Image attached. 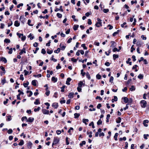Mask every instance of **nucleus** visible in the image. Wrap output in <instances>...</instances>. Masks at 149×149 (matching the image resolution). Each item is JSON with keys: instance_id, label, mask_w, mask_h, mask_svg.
<instances>
[{"instance_id": "nucleus-1", "label": "nucleus", "mask_w": 149, "mask_h": 149, "mask_svg": "<svg viewBox=\"0 0 149 149\" xmlns=\"http://www.w3.org/2000/svg\"><path fill=\"white\" fill-rule=\"evenodd\" d=\"M59 139L57 137H55L54 138L52 144V147H53V146L56 145L58 143L59 141Z\"/></svg>"}, {"instance_id": "nucleus-2", "label": "nucleus", "mask_w": 149, "mask_h": 149, "mask_svg": "<svg viewBox=\"0 0 149 149\" xmlns=\"http://www.w3.org/2000/svg\"><path fill=\"white\" fill-rule=\"evenodd\" d=\"M97 22L95 24V26L97 27H99L100 26L99 25H100V26H102V22H101L102 20L99 18H97Z\"/></svg>"}, {"instance_id": "nucleus-3", "label": "nucleus", "mask_w": 149, "mask_h": 149, "mask_svg": "<svg viewBox=\"0 0 149 149\" xmlns=\"http://www.w3.org/2000/svg\"><path fill=\"white\" fill-rule=\"evenodd\" d=\"M47 85H48L47 84H46L44 86V87H47V88H46L45 89V90L46 91L45 93V94H46V95H47V96H48L49 95L50 91H49L48 90V87Z\"/></svg>"}, {"instance_id": "nucleus-4", "label": "nucleus", "mask_w": 149, "mask_h": 149, "mask_svg": "<svg viewBox=\"0 0 149 149\" xmlns=\"http://www.w3.org/2000/svg\"><path fill=\"white\" fill-rule=\"evenodd\" d=\"M22 62L21 63H22V64H24L25 63H27L28 60L26 57L25 56H22Z\"/></svg>"}, {"instance_id": "nucleus-5", "label": "nucleus", "mask_w": 149, "mask_h": 149, "mask_svg": "<svg viewBox=\"0 0 149 149\" xmlns=\"http://www.w3.org/2000/svg\"><path fill=\"white\" fill-rule=\"evenodd\" d=\"M42 112L44 114H49V110L45 109H42ZM50 115V114H49Z\"/></svg>"}, {"instance_id": "nucleus-6", "label": "nucleus", "mask_w": 149, "mask_h": 149, "mask_svg": "<svg viewBox=\"0 0 149 149\" xmlns=\"http://www.w3.org/2000/svg\"><path fill=\"white\" fill-rule=\"evenodd\" d=\"M0 61L3 62L4 63H7V61L6 58L3 57H1L0 58Z\"/></svg>"}, {"instance_id": "nucleus-7", "label": "nucleus", "mask_w": 149, "mask_h": 149, "mask_svg": "<svg viewBox=\"0 0 149 149\" xmlns=\"http://www.w3.org/2000/svg\"><path fill=\"white\" fill-rule=\"evenodd\" d=\"M143 44V42L141 41H138L136 43V45L138 46V47H141Z\"/></svg>"}, {"instance_id": "nucleus-8", "label": "nucleus", "mask_w": 149, "mask_h": 149, "mask_svg": "<svg viewBox=\"0 0 149 149\" xmlns=\"http://www.w3.org/2000/svg\"><path fill=\"white\" fill-rule=\"evenodd\" d=\"M75 95L74 93L72 92H70L69 93L68 95V97L70 98H72L74 97Z\"/></svg>"}, {"instance_id": "nucleus-9", "label": "nucleus", "mask_w": 149, "mask_h": 149, "mask_svg": "<svg viewBox=\"0 0 149 149\" xmlns=\"http://www.w3.org/2000/svg\"><path fill=\"white\" fill-rule=\"evenodd\" d=\"M149 123V121L148 120H143V124L144 126L147 127L148 126V125L146 123Z\"/></svg>"}, {"instance_id": "nucleus-10", "label": "nucleus", "mask_w": 149, "mask_h": 149, "mask_svg": "<svg viewBox=\"0 0 149 149\" xmlns=\"http://www.w3.org/2000/svg\"><path fill=\"white\" fill-rule=\"evenodd\" d=\"M85 85V83H83L82 81H80L78 84V87H81L82 86H84Z\"/></svg>"}, {"instance_id": "nucleus-11", "label": "nucleus", "mask_w": 149, "mask_h": 149, "mask_svg": "<svg viewBox=\"0 0 149 149\" xmlns=\"http://www.w3.org/2000/svg\"><path fill=\"white\" fill-rule=\"evenodd\" d=\"M25 19L24 18L23 15L21 16L19 18V20L21 21L22 23L24 24V20Z\"/></svg>"}, {"instance_id": "nucleus-12", "label": "nucleus", "mask_w": 149, "mask_h": 149, "mask_svg": "<svg viewBox=\"0 0 149 149\" xmlns=\"http://www.w3.org/2000/svg\"><path fill=\"white\" fill-rule=\"evenodd\" d=\"M34 120V118L33 117H29L28 118V120H27V121L28 122H29L30 123H32Z\"/></svg>"}, {"instance_id": "nucleus-13", "label": "nucleus", "mask_w": 149, "mask_h": 149, "mask_svg": "<svg viewBox=\"0 0 149 149\" xmlns=\"http://www.w3.org/2000/svg\"><path fill=\"white\" fill-rule=\"evenodd\" d=\"M111 44L110 46V47H114L116 46V44L115 41H111Z\"/></svg>"}, {"instance_id": "nucleus-14", "label": "nucleus", "mask_w": 149, "mask_h": 149, "mask_svg": "<svg viewBox=\"0 0 149 149\" xmlns=\"http://www.w3.org/2000/svg\"><path fill=\"white\" fill-rule=\"evenodd\" d=\"M122 100H123V102H128V98L127 97H123L122 98Z\"/></svg>"}, {"instance_id": "nucleus-15", "label": "nucleus", "mask_w": 149, "mask_h": 149, "mask_svg": "<svg viewBox=\"0 0 149 149\" xmlns=\"http://www.w3.org/2000/svg\"><path fill=\"white\" fill-rule=\"evenodd\" d=\"M20 25V22L18 20H16L14 22V26L16 27H18Z\"/></svg>"}, {"instance_id": "nucleus-16", "label": "nucleus", "mask_w": 149, "mask_h": 149, "mask_svg": "<svg viewBox=\"0 0 149 149\" xmlns=\"http://www.w3.org/2000/svg\"><path fill=\"white\" fill-rule=\"evenodd\" d=\"M37 81L36 80H32L31 82L32 84L34 86H36L37 85L36 82Z\"/></svg>"}, {"instance_id": "nucleus-17", "label": "nucleus", "mask_w": 149, "mask_h": 149, "mask_svg": "<svg viewBox=\"0 0 149 149\" xmlns=\"http://www.w3.org/2000/svg\"><path fill=\"white\" fill-rule=\"evenodd\" d=\"M120 31V30H117V31L114 32L112 34L113 36V37H115V36H116V35L119 33Z\"/></svg>"}, {"instance_id": "nucleus-18", "label": "nucleus", "mask_w": 149, "mask_h": 149, "mask_svg": "<svg viewBox=\"0 0 149 149\" xmlns=\"http://www.w3.org/2000/svg\"><path fill=\"white\" fill-rule=\"evenodd\" d=\"M121 120V118L120 117H119L116 119V122L117 123H120Z\"/></svg>"}, {"instance_id": "nucleus-19", "label": "nucleus", "mask_w": 149, "mask_h": 149, "mask_svg": "<svg viewBox=\"0 0 149 149\" xmlns=\"http://www.w3.org/2000/svg\"><path fill=\"white\" fill-rule=\"evenodd\" d=\"M26 93L27 94L29 93V94L28 95V96L29 97H30L33 94L32 92L31 91H28V90L27 91H26Z\"/></svg>"}, {"instance_id": "nucleus-20", "label": "nucleus", "mask_w": 149, "mask_h": 149, "mask_svg": "<svg viewBox=\"0 0 149 149\" xmlns=\"http://www.w3.org/2000/svg\"><path fill=\"white\" fill-rule=\"evenodd\" d=\"M118 98L117 96H113V98L112 99L111 101L112 102H113L114 101L116 102L117 101Z\"/></svg>"}, {"instance_id": "nucleus-21", "label": "nucleus", "mask_w": 149, "mask_h": 149, "mask_svg": "<svg viewBox=\"0 0 149 149\" xmlns=\"http://www.w3.org/2000/svg\"><path fill=\"white\" fill-rule=\"evenodd\" d=\"M51 80L52 81L54 82L55 83L57 81V78L54 77H52Z\"/></svg>"}, {"instance_id": "nucleus-22", "label": "nucleus", "mask_w": 149, "mask_h": 149, "mask_svg": "<svg viewBox=\"0 0 149 149\" xmlns=\"http://www.w3.org/2000/svg\"><path fill=\"white\" fill-rule=\"evenodd\" d=\"M113 60H115L116 58L119 57V55L118 54H113Z\"/></svg>"}, {"instance_id": "nucleus-23", "label": "nucleus", "mask_w": 149, "mask_h": 149, "mask_svg": "<svg viewBox=\"0 0 149 149\" xmlns=\"http://www.w3.org/2000/svg\"><path fill=\"white\" fill-rule=\"evenodd\" d=\"M79 26L78 25H74L73 26V29L74 30V31L77 30V29L79 27Z\"/></svg>"}, {"instance_id": "nucleus-24", "label": "nucleus", "mask_w": 149, "mask_h": 149, "mask_svg": "<svg viewBox=\"0 0 149 149\" xmlns=\"http://www.w3.org/2000/svg\"><path fill=\"white\" fill-rule=\"evenodd\" d=\"M143 75L141 74H140L138 76V78L140 79H143Z\"/></svg>"}, {"instance_id": "nucleus-25", "label": "nucleus", "mask_w": 149, "mask_h": 149, "mask_svg": "<svg viewBox=\"0 0 149 149\" xmlns=\"http://www.w3.org/2000/svg\"><path fill=\"white\" fill-rule=\"evenodd\" d=\"M74 118H77L79 117L80 114L79 113H75L74 114Z\"/></svg>"}, {"instance_id": "nucleus-26", "label": "nucleus", "mask_w": 149, "mask_h": 149, "mask_svg": "<svg viewBox=\"0 0 149 149\" xmlns=\"http://www.w3.org/2000/svg\"><path fill=\"white\" fill-rule=\"evenodd\" d=\"M4 43H10V40L9 39L6 38L4 40Z\"/></svg>"}, {"instance_id": "nucleus-27", "label": "nucleus", "mask_w": 149, "mask_h": 149, "mask_svg": "<svg viewBox=\"0 0 149 149\" xmlns=\"http://www.w3.org/2000/svg\"><path fill=\"white\" fill-rule=\"evenodd\" d=\"M89 121V120L88 119H85L84 118L83 119L82 121L83 122L85 123V125H87V123H86V122H88Z\"/></svg>"}, {"instance_id": "nucleus-28", "label": "nucleus", "mask_w": 149, "mask_h": 149, "mask_svg": "<svg viewBox=\"0 0 149 149\" xmlns=\"http://www.w3.org/2000/svg\"><path fill=\"white\" fill-rule=\"evenodd\" d=\"M95 99L96 100H99L97 101V102L101 101L102 100V98L101 97L98 96H97L96 97Z\"/></svg>"}, {"instance_id": "nucleus-29", "label": "nucleus", "mask_w": 149, "mask_h": 149, "mask_svg": "<svg viewBox=\"0 0 149 149\" xmlns=\"http://www.w3.org/2000/svg\"><path fill=\"white\" fill-rule=\"evenodd\" d=\"M62 45V43H61L60 45V47L61 48V49L62 50H64L65 49L66 46L64 45L61 46Z\"/></svg>"}, {"instance_id": "nucleus-30", "label": "nucleus", "mask_w": 149, "mask_h": 149, "mask_svg": "<svg viewBox=\"0 0 149 149\" xmlns=\"http://www.w3.org/2000/svg\"><path fill=\"white\" fill-rule=\"evenodd\" d=\"M133 104L134 103H128V105H130L131 107H132L134 109H136V107L135 105H134Z\"/></svg>"}, {"instance_id": "nucleus-31", "label": "nucleus", "mask_w": 149, "mask_h": 149, "mask_svg": "<svg viewBox=\"0 0 149 149\" xmlns=\"http://www.w3.org/2000/svg\"><path fill=\"white\" fill-rule=\"evenodd\" d=\"M55 103H53L52 105V106L53 107L54 109H56L58 107V103H56V104H54Z\"/></svg>"}, {"instance_id": "nucleus-32", "label": "nucleus", "mask_w": 149, "mask_h": 149, "mask_svg": "<svg viewBox=\"0 0 149 149\" xmlns=\"http://www.w3.org/2000/svg\"><path fill=\"white\" fill-rule=\"evenodd\" d=\"M29 84V82L28 81H27L26 83H24L23 84V85L24 86V87L25 88H26L27 87L28 85Z\"/></svg>"}, {"instance_id": "nucleus-33", "label": "nucleus", "mask_w": 149, "mask_h": 149, "mask_svg": "<svg viewBox=\"0 0 149 149\" xmlns=\"http://www.w3.org/2000/svg\"><path fill=\"white\" fill-rule=\"evenodd\" d=\"M53 50H50V49H47V54H50L53 52Z\"/></svg>"}, {"instance_id": "nucleus-34", "label": "nucleus", "mask_w": 149, "mask_h": 149, "mask_svg": "<svg viewBox=\"0 0 149 149\" xmlns=\"http://www.w3.org/2000/svg\"><path fill=\"white\" fill-rule=\"evenodd\" d=\"M6 82V80L5 77L3 79H1V83L2 85H4Z\"/></svg>"}, {"instance_id": "nucleus-35", "label": "nucleus", "mask_w": 149, "mask_h": 149, "mask_svg": "<svg viewBox=\"0 0 149 149\" xmlns=\"http://www.w3.org/2000/svg\"><path fill=\"white\" fill-rule=\"evenodd\" d=\"M86 76L89 80L91 79L90 75L88 72H87L86 73Z\"/></svg>"}, {"instance_id": "nucleus-36", "label": "nucleus", "mask_w": 149, "mask_h": 149, "mask_svg": "<svg viewBox=\"0 0 149 149\" xmlns=\"http://www.w3.org/2000/svg\"><path fill=\"white\" fill-rule=\"evenodd\" d=\"M118 133H116L115 134V135L114 136V139L116 141H117L118 140L117 139V137L118 135Z\"/></svg>"}, {"instance_id": "nucleus-37", "label": "nucleus", "mask_w": 149, "mask_h": 149, "mask_svg": "<svg viewBox=\"0 0 149 149\" xmlns=\"http://www.w3.org/2000/svg\"><path fill=\"white\" fill-rule=\"evenodd\" d=\"M24 144V141L23 140H20V142L19 143L18 145L20 146H22Z\"/></svg>"}, {"instance_id": "nucleus-38", "label": "nucleus", "mask_w": 149, "mask_h": 149, "mask_svg": "<svg viewBox=\"0 0 149 149\" xmlns=\"http://www.w3.org/2000/svg\"><path fill=\"white\" fill-rule=\"evenodd\" d=\"M60 51V49L59 48H58L56 50H55L54 52L55 53L58 54L59 53Z\"/></svg>"}, {"instance_id": "nucleus-39", "label": "nucleus", "mask_w": 149, "mask_h": 149, "mask_svg": "<svg viewBox=\"0 0 149 149\" xmlns=\"http://www.w3.org/2000/svg\"><path fill=\"white\" fill-rule=\"evenodd\" d=\"M135 87H134V86L133 85H132L131 86V87L130 88V90L131 91H135Z\"/></svg>"}, {"instance_id": "nucleus-40", "label": "nucleus", "mask_w": 149, "mask_h": 149, "mask_svg": "<svg viewBox=\"0 0 149 149\" xmlns=\"http://www.w3.org/2000/svg\"><path fill=\"white\" fill-rule=\"evenodd\" d=\"M66 86L65 85H63L62 87L61 88V92H64V88Z\"/></svg>"}, {"instance_id": "nucleus-41", "label": "nucleus", "mask_w": 149, "mask_h": 149, "mask_svg": "<svg viewBox=\"0 0 149 149\" xmlns=\"http://www.w3.org/2000/svg\"><path fill=\"white\" fill-rule=\"evenodd\" d=\"M141 105L142 108H145L147 106V103H141Z\"/></svg>"}, {"instance_id": "nucleus-42", "label": "nucleus", "mask_w": 149, "mask_h": 149, "mask_svg": "<svg viewBox=\"0 0 149 149\" xmlns=\"http://www.w3.org/2000/svg\"><path fill=\"white\" fill-rule=\"evenodd\" d=\"M134 45H132L131 47L130 50L131 52H133V51L135 50V48L134 47Z\"/></svg>"}, {"instance_id": "nucleus-43", "label": "nucleus", "mask_w": 149, "mask_h": 149, "mask_svg": "<svg viewBox=\"0 0 149 149\" xmlns=\"http://www.w3.org/2000/svg\"><path fill=\"white\" fill-rule=\"evenodd\" d=\"M86 143L85 141H81V143L79 144V146H82L83 145H85Z\"/></svg>"}, {"instance_id": "nucleus-44", "label": "nucleus", "mask_w": 149, "mask_h": 149, "mask_svg": "<svg viewBox=\"0 0 149 149\" xmlns=\"http://www.w3.org/2000/svg\"><path fill=\"white\" fill-rule=\"evenodd\" d=\"M32 143L31 142H29L28 143L27 146L29 148V147H30V148H31L32 145Z\"/></svg>"}, {"instance_id": "nucleus-45", "label": "nucleus", "mask_w": 149, "mask_h": 149, "mask_svg": "<svg viewBox=\"0 0 149 149\" xmlns=\"http://www.w3.org/2000/svg\"><path fill=\"white\" fill-rule=\"evenodd\" d=\"M78 58L77 59L74 58H71V61L74 63H76L77 62V60Z\"/></svg>"}, {"instance_id": "nucleus-46", "label": "nucleus", "mask_w": 149, "mask_h": 149, "mask_svg": "<svg viewBox=\"0 0 149 149\" xmlns=\"http://www.w3.org/2000/svg\"><path fill=\"white\" fill-rule=\"evenodd\" d=\"M69 138L68 137H66L65 139V141L66 143V144L67 145H68L69 144V142L68 141V139Z\"/></svg>"}, {"instance_id": "nucleus-47", "label": "nucleus", "mask_w": 149, "mask_h": 149, "mask_svg": "<svg viewBox=\"0 0 149 149\" xmlns=\"http://www.w3.org/2000/svg\"><path fill=\"white\" fill-rule=\"evenodd\" d=\"M102 121L101 119H100L97 122V124L98 125H100L102 124Z\"/></svg>"}, {"instance_id": "nucleus-48", "label": "nucleus", "mask_w": 149, "mask_h": 149, "mask_svg": "<svg viewBox=\"0 0 149 149\" xmlns=\"http://www.w3.org/2000/svg\"><path fill=\"white\" fill-rule=\"evenodd\" d=\"M56 16L59 18H61L62 16V15L59 13H57Z\"/></svg>"}, {"instance_id": "nucleus-49", "label": "nucleus", "mask_w": 149, "mask_h": 149, "mask_svg": "<svg viewBox=\"0 0 149 149\" xmlns=\"http://www.w3.org/2000/svg\"><path fill=\"white\" fill-rule=\"evenodd\" d=\"M89 52V50L86 51L85 52V54L84 55V56L87 57V58H88V53Z\"/></svg>"}, {"instance_id": "nucleus-50", "label": "nucleus", "mask_w": 149, "mask_h": 149, "mask_svg": "<svg viewBox=\"0 0 149 149\" xmlns=\"http://www.w3.org/2000/svg\"><path fill=\"white\" fill-rule=\"evenodd\" d=\"M81 47L83 48L84 49H87V48L86 46V45L85 44H82L81 45Z\"/></svg>"}, {"instance_id": "nucleus-51", "label": "nucleus", "mask_w": 149, "mask_h": 149, "mask_svg": "<svg viewBox=\"0 0 149 149\" xmlns=\"http://www.w3.org/2000/svg\"><path fill=\"white\" fill-rule=\"evenodd\" d=\"M92 14L91 12H87L85 13V15L86 17H88L90 15H91Z\"/></svg>"}, {"instance_id": "nucleus-52", "label": "nucleus", "mask_w": 149, "mask_h": 149, "mask_svg": "<svg viewBox=\"0 0 149 149\" xmlns=\"http://www.w3.org/2000/svg\"><path fill=\"white\" fill-rule=\"evenodd\" d=\"M101 76L100 75L98 74L96 75V78L98 79H101Z\"/></svg>"}, {"instance_id": "nucleus-53", "label": "nucleus", "mask_w": 149, "mask_h": 149, "mask_svg": "<svg viewBox=\"0 0 149 149\" xmlns=\"http://www.w3.org/2000/svg\"><path fill=\"white\" fill-rule=\"evenodd\" d=\"M7 119H6V120L9 121H10L11 120V116L10 115H9L8 116H7Z\"/></svg>"}, {"instance_id": "nucleus-54", "label": "nucleus", "mask_w": 149, "mask_h": 149, "mask_svg": "<svg viewBox=\"0 0 149 149\" xmlns=\"http://www.w3.org/2000/svg\"><path fill=\"white\" fill-rule=\"evenodd\" d=\"M40 109V107H38L37 108H35L34 109V111L35 112H37L39 111Z\"/></svg>"}, {"instance_id": "nucleus-55", "label": "nucleus", "mask_w": 149, "mask_h": 149, "mask_svg": "<svg viewBox=\"0 0 149 149\" xmlns=\"http://www.w3.org/2000/svg\"><path fill=\"white\" fill-rule=\"evenodd\" d=\"M45 105L47 106L46 107V108L47 109H48L49 108V106H50V104L49 103H45Z\"/></svg>"}, {"instance_id": "nucleus-56", "label": "nucleus", "mask_w": 149, "mask_h": 149, "mask_svg": "<svg viewBox=\"0 0 149 149\" xmlns=\"http://www.w3.org/2000/svg\"><path fill=\"white\" fill-rule=\"evenodd\" d=\"M7 132L8 134H11L13 133V131L12 129H10L8 130Z\"/></svg>"}, {"instance_id": "nucleus-57", "label": "nucleus", "mask_w": 149, "mask_h": 149, "mask_svg": "<svg viewBox=\"0 0 149 149\" xmlns=\"http://www.w3.org/2000/svg\"><path fill=\"white\" fill-rule=\"evenodd\" d=\"M13 52V48H10V49H9V51L8 52V53L9 54H11Z\"/></svg>"}, {"instance_id": "nucleus-58", "label": "nucleus", "mask_w": 149, "mask_h": 149, "mask_svg": "<svg viewBox=\"0 0 149 149\" xmlns=\"http://www.w3.org/2000/svg\"><path fill=\"white\" fill-rule=\"evenodd\" d=\"M26 51L24 50H21L20 52H19V54L20 55H22L23 53H26Z\"/></svg>"}, {"instance_id": "nucleus-59", "label": "nucleus", "mask_w": 149, "mask_h": 149, "mask_svg": "<svg viewBox=\"0 0 149 149\" xmlns=\"http://www.w3.org/2000/svg\"><path fill=\"white\" fill-rule=\"evenodd\" d=\"M113 52H116V51L117 52H119V50H118L117 48L116 47H114L113 49Z\"/></svg>"}, {"instance_id": "nucleus-60", "label": "nucleus", "mask_w": 149, "mask_h": 149, "mask_svg": "<svg viewBox=\"0 0 149 149\" xmlns=\"http://www.w3.org/2000/svg\"><path fill=\"white\" fill-rule=\"evenodd\" d=\"M149 135L148 134H144L143 135L144 138L146 139H148L147 137L149 136Z\"/></svg>"}, {"instance_id": "nucleus-61", "label": "nucleus", "mask_w": 149, "mask_h": 149, "mask_svg": "<svg viewBox=\"0 0 149 149\" xmlns=\"http://www.w3.org/2000/svg\"><path fill=\"white\" fill-rule=\"evenodd\" d=\"M41 52L42 54H44L46 53V52L45 49L44 48H43L42 49Z\"/></svg>"}, {"instance_id": "nucleus-62", "label": "nucleus", "mask_w": 149, "mask_h": 149, "mask_svg": "<svg viewBox=\"0 0 149 149\" xmlns=\"http://www.w3.org/2000/svg\"><path fill=\"white\" fill-rule=\"evenodd\" d=\"M17 35L18 36L19 38H20L21 36H23V34H21L18 32L17 33Z\"/></svg>"}, {"instance_id": "nucleus-63", "label": "nucleus", "mask_w": 149, "mask_h": 149, "mask_svg": "<svg viewBox=\"0 0 149 149\" xmlns=\"http://www.w3.org/2000/svg\"><path fill=\"white\" fill-rule=\"evenodd\" d=\"M24 72L25 76L27 75L29 73V72L26 70H24Z\"/></svg>"}, {"instance_id": "nucleus-64", "label": "nucleus", "mask_w": 149, "mask_h": 149, "mask_svg": "<svg viewBox=\"0 0 149 149\" xmlns=\"http://www.w3.org/2000/svg\"><path fill=\"white\" fill-rule=\"evenodd\" d=\"M22 37L21 38V40L22 41H24L26 38V36H24L23 35L22 36Z\"/></svg>"}]
</instances>
